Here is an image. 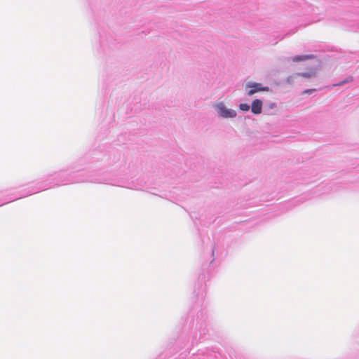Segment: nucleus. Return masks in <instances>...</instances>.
<instances>
[{"instance_id": "f257e3e1", "label": "nucleus", "mask_w": 359, "mask_h": 359, "mask_svg": "<svg viewBox=\"0 0 359 359\" xmlns=\"http://www.w3.org/2000/svg\"><path fill=\"white\" fill-rule=\"evenodd\" d=\"M320 61L317 60L316 65H310L306 68L304 72L297 73V75L306 79H311L316 76Z\"/></svg>"}, {"instance_id": "f03ea898", "label": "nucleus", "mask_w": 359, "mask_h": 359, "mask_svg": "<svg viewBox=\"0 0 359 359\" xmlns=\"http://www.w3.org/2000/svg\"><path fill=\"white\" fill-rule=\"evenodd\" d=\"M246 88H249V91L248 92V95L251 96L256 93L262 92V91H269V88L267 86H263L259 83H248L246 84Z\"/></svg>"}, {"instance_id": "7ed1b4c3", "label": "nucleus", "mask_w": 359, "mask_h": 359, "mask_svg": "<svg viewBox=\"0 0 359 359\" xmlns=\"http://www.w3.org/2000/svg\"><path fill=\"white\" fill-rule=\"evenodd\" d=\"M217 109L219 114L223 118H233L236 116V112L230 109H227L223 103L217 105Z\"/></svg>"}, {"instance_id": "20e7f679", "label": "nucleus", "mask_w": 359, "mask_h": 359, "mask_svg": "<svg viewBox=\"0 0 359 359\" xmlns=\"http://www.w3.org/2000/svg\"><path fill=\"white\" fill-rule=\"evenodd\" d=\"M262 102L261 100L255 99L252 101L251 105V111L254 114H259L262 113Z\"/></svg>"}, {"instance_id": "39448f33", "label": "nucleus", "mask_w": 359, "mask_h": 359, "mask_svg": "<svg viewBox=\"0 0 359 359\" xmlns=\"http://www.w3.org/2000/svg\"><path fill=\"white\" fill-rule=\"evenodd\" d=\"M316 56L313 55H297L294 56L292 58V60L294 62L304 61L310 59L315 58Z\"/></svg>"}, {"instance_id": "423d86ee", "label": "nucleus", "mask_w": 359, "mask_h": 359, "mask_svg": "<svg viewBox=\"0 0 359 359\" xmlns=\"http://www.w3.org/2000/svg\"><path fill=\"white\" fill-rule=\"evenodd\" d=\"M239 108L241 110L248 111L250 109V106L246 103L240 104Z\"/></svg>"}, {"instance_id": "0eeeda50", "label": "nucleus", "mask_w": 359, "mask_h": 359, "mask_svg": "<svg viewBox=\"0 0 359 359\" xmlns=\"http://www.w3.org/2000/svg\"><path fill=\"white\" fill-rule=\"evenodd\" d=\"M313 91H314V90H313V89H307V90H305L303 93L304 94L311 93Z\"/></svg>"}, {"instance_id": "6e6552de", "label": "nucleus", "mask_w": 359, "mask_h": 359, "mask_svg": "<svg viewBox=\"0 0 359 359\" xmlns=\"http://www.w3.org/2000/svg\"><path fill=\"white\" fill-rule=\"evenodd\" d=\"M293 81V76H289L287 79V83H292Z\"/></svg>"}]
</instances>
